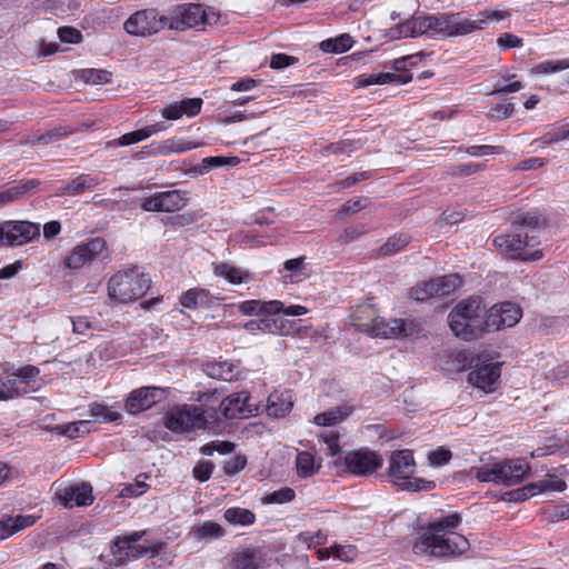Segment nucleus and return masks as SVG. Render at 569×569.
I'll list each match as a JSON object with an SVG mask.
<instances>
[{
	"label": "nucleus",
	"mask_w": 569,
	"mask_h": 569,
	"mask_svg": "<svg viewBox=\"0 0 569 569\" xmlns=\"http://www.w3.org/2000/svg\"><path fill=\"white\" fill-rule=\"evenodd\" d=\"M461 522L458 513H452L432 522L412 545L417 556L449 557L460 556L470 548L466 537L453 529Z\"/></svg>",
	"instance_id": "nucleus-1"
},
{
	"label": "nucleus",
	"mask_w": 569,
	"mask_h": 569,
	"mask_svg": "<svg viewBox=\"0 0 569 569\" xmlns=\"http://www.w3.org/2000/svg\"><path fill=\"white\" fill-rule=\"evenodd\" d=\"M486 306L476 297L460 301L448 315V323L453 335L466 341L478 339L487 331Z\"/></svg>",
	"instance_id": "nucleus-2"
},
{
	"label": "nucleus",
	"mask_w": 569,
	"mask_h": 569,
	"mask_svg": "<svg viewBox=\"0 0 569 569\" xmlns=\"http://www.w3.org/2000/svg\"><path fill=\"white\" fill-rule=\"evenodd\" d=\"M416 462L411 450H396L390 455L388 476L395 479V485L401 490L421 491L432 490L436 487L435 481H427L422 478H413Z\"/></svg>",
	"instance_id": "nucleus-3"
},
{
	"label": "nucleus",
	"mask_w": 569,
	"mask_h": 569,
	"mask_svg": "<svg viewBox=\"0 0 569 569\" xmlns=\"http://www.w3.org/2000/svg\"><path fill=\"white\" fill-rule=\"evenodd\" d=\"M148 274L137 268L118 272L108 282V295L111 299L127 303L141 298L150 288Z\"/></svg>",
	"instance_id": "nucleus-4"
},
{
	"label": "nucleus",
	"mask_w": 569,
	"mask_h": 569,
	"mask_svg": "<svg viewBox=\"0 0 569 569\" xmlns=\"http://www.w3.org/2000/svg\"><path fill=\"white\" fill-rule=\"evenodd\" d=\"M169 30H187L198 27L213 26L219 21V14L212 9H204L199 3L174 6L168 11Z\"/></svg>",
	"instance_id": "nucleus-5"
},
{
	"label": "nucleus",
	"mask_w": 569,
	"mask_h": 569,
	"mask_svg": "<svg viewBox=\"0 0 569 569\" xmlns=\"http://www.w3.org/2000/svg\"><path fill=\"white\" fill-rule=\"evenodd\" d=\"M493 243L501 253L512 259L538 260L541 258L540 251L529 252L527 250L538 243L536 236L529 232L523 233L517 228L510 233L497 236L493 239Z\"/></svg>",
	"instance_id": "nucleus-6"
},
{
	"label": "nucleus",
	"mask_w": 569,
	"mask_h": 569,
	"mask_svg": "<svg viewBox=\"0 0 569 569\" xmlns=\"http://www.w3.org/2000/svg\"><path fill=\"white\" fill-rule=\"evenodd\" d=\"M213 420V415L199 407H178L171 409L164 417V426L169 430L182 433L193 429H202Z\"/></svg>",
	"instance_id": "nucleus-7"
},
{
	"label": "nucleus",
	"mask_w": 569,
	"mask_h": 569,
	"mask_svg": "<svg viewBox=\"0 0 569 569\" xmlns=\"http://www.w3.org/2000/svg\"><path fill=\"white\" fill-rule=\"evenodd\" d=\"M430 17L431 37L446 39L469 34L481 27L477 21L463 19L457 13H439Z\"/></svg>",
	"instance_id": "nucleus-8"
},
{
	"label": "nucleus",
	"mask_w": 569,
	"mask_h": 569,
	"mask_svg": "<svg viewBox=\"0 0 569 569\" xmlns=\"http://www.w3.org/2000/svg\"><path fill=\"white\" fill-rule=\"evenodd\" d=\"M168 14H160L156 9H144L130 16L124 22V30L132 36L149 37L168 29Z\"/></svg>",
	"instance_id": "nucleus-9"
},
{
	"label": "nucleus",
	"mask_w": 569,
	"mask_h": 569,
	"mask_svg": "<svg viewBox=\"0 0 569 569\" xmlns=\"http://www.w3.org/2000/svg\"><path fill=\"white\" fill-rule=\"evenodd\" d=\"M40 237V224L26 220L0 223V246L19 247Z\"/></svg>",
	"instance_id": "nucleus-10"
},
{
	"label": "nucleus",
	"mask_w": 569,
	"mask_h": 569,
	"mask_svg": "<svg viewBox=\"0 0 569 569\" xmlns=\"http://www.w3.org/2000/svg\"><path fill=\"white\" fill-rule=\"evenodd\" d=\"M500 376L499 362L478 357L470 366L467 380L472 387L489 393L498 388Z\"/></svg>",
	"instance_id": "nucleus-11"
},
{
	"label": "nucleus",
	"mask_w": 569,
	"mask_h": 569,
	"mask_svg": "<svg viewBox=\"0 0 569 569\" xmlns=\"http://www.w3.org/2000/svg\"><path fill=\"white\" fill-rule=\"evenodd\" d=\"M356 328L372 338L393 339L407 337L411 329L407 328V322L400 319L387 320L382 317H376L370 322L357 323Z\"/></svg>",
	"instance_id": "nucleus-12"
},
{
	"label": "nucleus",
	"mask_w": 569,
	"mask_h": 569,
	"mask_svg": "<svg viewBox=\"0 0 569 569\" xmlns=\"http://www.w3.org/2000/svg\"><path fill=\"white\" fill-rule=\"evenodd\" d=\"M522 317L521 308L510 301L492 306L487 313V331L515 327Z\"/></svg>",
	"instance_id": "nucleus-13"
},
{
	"label": "nucleus",
	"mask_w": 569,
	"mask_h": 569,
	"mask_svg": "<svg viewBox=\"0 0 569 569\" xmlns=\"http://www.w3.org/2000/svg\"><path fill=\"white\" fill-rule=\"evenodd\" d=\"M106 251V242L94 238L88 242L76 246L66 257L64 266L69 269H79L101 257Z\"/></svg>",
	"instance_id": "nucleus-14"
},
{
	"label": "nucleus",
	"mask_w": 569,
	"mask_h": 569,
	"mask_svg": "<svg viewBox=\"0 0 569 569\" xmlns=\"http://www.w3.org/2000/svg\"><path fill=\"white\" fill-rule=\"evenodd\" d=\"M220 411L226 419H236L257 415L259 407L250 402V393L241 391L226 397L220 403Z\"/></svg>",
	"instance_id": "nucleus-15"
},
{
	"label": "nucleus",
	"mask_w": 569,
	"mask_h": 569,
	"mask_svg": "<svg viewBox=\"0 0 569 569\" xmlns=\"http://www.w3.org/2000/svg\"><path fill=\"white\" fill-rule=\"evenodd\" d=\"M187 204V198L180 190L158 192L152 197L146 198L141 203L144 211H164L174 212L181 210Z\"/></svg>",
	"instance_id": "nucleus-16"
},
{
	"label": "nucleus",
	"mask_w": 569,
	"mask_h": 569,
	"mask_svg": "<svg viewBox=\"0 0 569 569\" xmlns=\"http://www.w3.org/2000/svg\"><path fill=\"white\" fill-rule=\"evenodd\" d=\"M347 469L357 476H366L375 472L382 466V459L375 452L361 449L348 452L345 456Z\"/></svg>",
	"instance_id": "nucleus-17"
},
{
	"label": "nucleus",
	"mask_w": 569,
	"mask_h": 569,
	"mask_svg": "<svg viewBox=\"0 0 569 569\" xmlns=\"http://www.w3.org/2000/svg\"><path fill=\"white\" fill-rule=\"evenodd\" d=\"M163 399V390L156 387H142L130 392L126 400V409L131 415L150 409Z\"/></svg>",
	"instance_id": "nucleus-18"
},
{
	"label": "nucleus",
	"mask_w": 569,
	"mask_h": 569,
	"mask_svg": "<svg viewBox=\"0 0 569 569\" xmlns=\"http://www.w3.org/2000/svg\"><path fill=\"white\" fill-rule=\"evenodd\" d=\"M57 495L66 508H72L74 505L79 507L90 506L94 500L92 487L87 482L67 487L60 490Z\"/></svg>",
	"instance_id": "nucleus-19"
},
{
	"label": "nucleus",
	"mask_w": 569,
	"mask_h": 569,
	"mask_svg": "<svg viewBox=\"0 0 569 569\" xmlns=\"http://www.w3.org/2000/svg\"><path fill=\"white\" fill-rule=\"evenodd\" d=\"M567 485L557 477H550L532 482L521 489L510 492L515 500H526L538 492H560L566 489Z\"/></svg>",
	"instance_id": "nucleus-20"
},
{
	"label": "nucleus",
	"mask_w": 569,
	"mask_h": 569,
	"mask_svg": "<svg viewBox=\"0 0 569 569\" xmlns=\"http://www.w3.org/2000/svg\"><path fill=\"white\" fill-rule=\"evenodd\" d=\"M201 107L202 99L186 98L180 101L166 104L161 109V116L167 120H179L182 116L194 117L200 113Z\"/></svg>",
	"instance_id": "nucleus-21"
},
{
	"label": "nucleus",
	"mask_w": 569,
	"mask_h": 569,
	"mask_svg": "<svg viewBox=\"0 0 569 569\" xmlns=\"http://www.w3.org/2000/svg\"><path fill=\"white\" fill-rule=\"evenodd\" d=\"M529 470V463L522 459L498 462L500 483L505 486H512L521 482Z\"/></svg>",
	"instance_id": "nucleus-22"
},
{
	"label": "nucleus",
	"mask_w": 569,
	"mask_h": 569,
	"mask_svg": "<svg viewBox=\"0 0 569 569\" xmlns=\"http://www.w3.org/2000/svg\"><path fill=\"white\" fill-rule=\"evenodd\" d=\"M292 407V393L290 390H284L269 396L266 410L269 417L283 418L291 411Z\"/></svg>",
	"instance_id": "nucleus-23"
},
{
	"label": "nucleus",
	"mask_w": 569,
	"mask_h": 569,
	"mask_svg": "<svg viewBox=\"0 0 569 569\" xmlns=\"http://www.w3.org/2000/svg\"><path fill=\"white\" fill-rule=\"evenodd\" d=\"M397 37L399 38H417L423 34L431 37L430 31V17L418 16L401 23L396 29Z\"/></svg>",
	"instance_id": "nucleus-24"
},
{
	"label": "nucleus",
	"mask_w": 569,
	"mask_h": 569,
	"mask_svg": "<svg viewBox=\"0 0 569 569\" xmlns=\"http://www.w3.org/2000/svg\"><path fill=\"white\" fill-rule=\"evenodd\" d=\"M283 308V303L279 300L260 301V300H248L239 305V311L244 316H262L267 315H279Z\"/></svg>",
	"instance_id": "nucleus-25"
},
{
	"label": "nucleus",
	"mask_w": 569,
	"mask_h": 569,
	"mask_svg": "<svg viewBox=\"0 0 569 569\" xmlns=\"http://www.w3.org/2000/svg\"><path fill=\"white\" fill-rule=\"evenodd\" d=\"M41 186L39 179H29L18 182L16 186L0 192V207L18 201L24 194L36 191Z\"/></svg>",
	"instance_id": "nucleus-26"
},
{
	"label": "nucleus",
	"mask_w": 569,
	"mask_h": 569,
	"mask_svg": "<svg viewBox=\"0 0 569 569\" xmlns=\"http://www.w3.org/2000/svg\"><path fill=\"white\" fill-rule=\"evenodd\" d=\"M411 79L412 76L410 73L396 74L391 72H383L378 74H360L355 80L357 88H365L371 84H387L395 81L408 83Z\"/></svg>",
	"instance_id": "nucleus-27"
},
{
	"label": "nucleus",
	"mask_w": 569,
	"mask_h": 569,
	"mask_svg": "<svg viewBox=\"0 0 569 569\" xmlns=\"http://www.w3.org/2000/svg\"><path fill=\"white\" fill-rule=\"evenodd\" d=\"M100 183V179L93 177L91 174H79L74 179H72L67 186L60 188L57 192V196L63 197H74L83 193L84 191L98 186Z\"/></svg>",
	"instance_id": "nucleus-28"
},
{
	"label": "nucleus",
	"mask_w": 569,
	"mask_h": 569,
	"mask_svg": "<svg viewBox=\"0 0 569 569\" xmlns=\"http://www.w3.org/2000/svg\"><path fill=\"white\" fill-rule=\"evenodd\" d=\"M260 555L254 550H244L234 553L228 565V569H258Z\"/></svg>",
	"instance_id": "nucleus-29"
},
{
	"label": "nucleus",
	"mask_w": 569,
	"mask_h": 569,
	"mask_svg": "<svg viewBox=\"0 0 569 569\" xmlns=\"http://www.w3.org/2000/svg\"><path fill=\"white\" fill-rule=\"evenodd\" d=\"M213 273L217 277L226 279L231 284H240L249 278L247 271L224 262L216 264L213 267Z\"/></svg>",
	"instance_id": "nucleus-30"
},
{
	"label": "nucleus",
	"mask_w": 569,
	"mask_h": 569,
	"mask_svg": "<svg viewBox=\"0 0 569 569\" xmlns=\"http://www.w3.org/2000/svg\"><path fill=\"white\" fill-rule=\"evenodd\" d=\"M435 297H446L452 293L462 283L457 273L441 276L431 280Z\"/></svg>",
	"instance_id": "nucleus-31"
},
{
	"label": "nucleus",
	"mask_w": 569,
	"mask_h": 569,
	"mask_svg": "<svg viewBox=\"0 0 569 569\" xmlns=\"http://www.w3.org/2000/svg\"><path fill=\"white\" fill-rule=\"evenodd\" d=\"M297 472L302 478H308L317 473L321 462H317L315 456L308 451H300L296 458Z\"/></svg>",
	"instance_id": "nucleus-32"
},
{
	"label": "nucleus",
	"mask_w": 569,
	"mask_h": 569,
	"mask_svg": "<svg viewBox=\"0 0 569 569\" xmlns=\"http://www.w3.org/2000/svg\"><path fill=\"white\" fill-rule=\"evenodd\" d=\"M204 373L213 379L231 381L234 377V366L230 362H208L203 366Z\"/></svg>",
	"instance_id": "nucleus-33"
},
{
	"label": "nucleus",
	"mask_w": 569,
	"mask_h": 569,
	"mask_svg": "<svg viewBox=\"0 0 569 569\" xmlns=\"http://www.w3.org/2000/svg\"><path fill=\"white\" fill-rule=\"evenodd\" d=\"M223 517L229 523L234 526H250L256 520V516L251 510L239 507L228 508Z\"/></svg>",
	"instance_id": "nucleus-34"
},
{
	"label": "nucleus",
	"mask_w": 569,
	"mask_h": 569,
	"mask_svg": "<svg viewBox=\"0 0 569 569\" xmlns=\"http://www.w3.org/2000/svg\"><path fill=\"white\" fill-rule=\"evenodd\" d=\"M545 223V218L537 212H525L518 214L512 221L515 228L520 229L522 231V228L527 227L530 229L531 232H535L536 230L543 228Z\"/></svg>",
	"instance_id": "nucleus-35"
},
{
	"label": "nucleus",
	"mask_w": 569,
	"mask_h": 569,
	"mask_svg": "<svg viewBox=\"0 0 569 569\" xmlns=\"http://www.w3.org/2000/svg\"><path fill=\"white\" fill-rule=\"evenodd\" d=\"M53 431L61 436H67L70 439H76L89 433V421L80 420L66 425H58L53 428Z\"/></svg>",
	"instance_id": "nucleus-36"
},
{
	"label": "nucleus",
	"mask_w": 569,
	"mask_h": 569,
	"mask_svg": "<svg viewBox=\"0 0 569 569\" xmlns=\"http://www.w3.org/2000/svg\"><path fill=\"white\" fill-rule=\"evenodd\" d=\"M157 153L183 152L193 149L196 146L180 138H170L153 144Z\"/></svg>",
	"instance_id": "nucleus-37"
},
{
	"label": "nucleus",
	"mask_w": 569,
	"mask_h": 569,
	"mask_svg": "<svg viewBox=\"0 0 569 569\" xmlns=\"http://www.w3.org/2000/svg\"><path fill=\"white\" fill-rule=\"evenodd\" d=\"M353 44L352 38L347 34H340L337 38L325 40L320 43V48L325 52L341 53L349 50Z\"/></svg>",
	"instance_id": "nucleus-38"
},
{
	"label": "nucleus",
	"mask_w": 569,
	"mask_h": 569,
	"mask_svg": "<svg viewBox=\"0 0 569 569\" xmlns=\"http://www.w3.org/2000/svg\"><path fill=\"white\" fill-rule=\"evenodd\" d=\"M210 301L209 292L204 289H190L182 295L180 302L186 308L206 306Z\"/></svg>",
	"instance_id": "nucleus-39"
},
{
	"label": "nucleus",
	"mask_w": 569,
	"mask_h": 569,
	"mask_svg": "<svg viewBox=\"0 0 569 569\" xmlns=\"http://www.w3.org/2000/svg\"><path fill=\"white\" fill-rule=\"evenodd\" d=\"M569 69V58L561 60L543 61L531 68L530 73L533 76L549 74Z\"/></svg>",
	"instance_id": "nucleus-40"
},
{
	"label": "nucleus",
	"mask_w": 569,
	"mask_h": 569,
	"mask_svg": "<svg viewBox=\"0 0 569 569\" xmlns=\"http://www.w3.org/2000/svg\"><path fill=\"white\" fill-rule=\"evenodd\" d=\"M224 535V529L214 521H206L194 531L198 539H216Z\"/></svg>",
	"instance_id": "nucleus-41"
},
{
	"label": "nucleus",
	"mask_w": 569,
	"mask_h": 569,
	"mask_svg": "<svg viewBox=\"0 0 569 569\" xmlns=\"http://www.w3.org/2000/svg\"><path fill=\"white\" fill-rule=\"evenodd\" d=\"M348 416V412L337 408L322 413H318L313 418V422L318 426H332L338 421L343 420Z\"/></svg>",
	"instance_id": "nucleus-42"
},
{
	"label": "nucleus",
	"mask_w": 569,
	"mask_h": 569,
	"mask_svg": "<svg viewBox=\"0 0 569 569\" xmlns=\"http://www.w3.org/2000/svg\"><path fill=\"white\" fill-rule=\"evenodd\" d=\"M90 413L91 417L102 422H113L120 418V415L118 412L112 411L102 403H91Z\"/></svg>",
	"instance_id": "nucleus-43"
},
{
	"label": "nucleus",
	"mask_w": 569,
	"mask_h": 569,
	"mask_svg": "<svg viewBox=\"0 0 569 569\" xmlns=\"http://www.w3.org/2000/svg\"><path fill=\"white\" fill-rule=\"evenodd\" d=\"M76 130L69 127H56L44 134H39L38 141L42 144H49L56 141H59L60 139L68 137L69 134L73 133Z\"/></svg>",
	"instance_id": "nucleus-44"
},
{
	"label": "nucleus",
	"mask_w": 569,
	"mask_h": 569,
	"mask_svg": "<svg viewBox=\"0 0 569 569\" xmlns=\"http://www.w3.org/2000/svg\"><path fill=\"white\" fill-rule=\"evenodd\" d=\"M475 477L479 481L500 483L498 473V462H495L491 466H483L481 468H477L475 469Z\"/></svg>",
	"instance_id": "nucleus-45"
},
{
	"label": "nucleus",
	"mask_w": 569,
	"mask_h": 569,
	"mask_svg": "<svg viewBox=\"0 0 569 569\" xmlns=\"http://www.w3.org/2000/svg\"><path fill=\"white\" fill-rule=\"evenodd\" d=\"M409 242L406 236H393L390 237L387 242L380 248V252L385 256L393 254L405 248Z\"/></svg>",
	"instance_id": "nucleus-46"
},
{
	"label": "nucleus",
	"mask_w": 569,
	"mask_h": 569,
	"mask_svg": "<svg viewBox=\"0 0 569 569\" xmlns=\"http://www.w3.org/2000/svg\"><path fill=\"white\" fill-rule=\"evenodd\" d=\"M82 77L87 83L91 84H104L111 80V73L107 70H84Z\"/></svg>",
	"instance_id": "nucleus-47"
},
{
	"label": "nucleus",
	"mask_w": 569,
	"mask_h": 569,
	"mask_svg": "<svg viewBox=\"0 0 569 569\" xmlns=\"http://www.w3.org/2000/svg\"><path fill=\"white\" fill-rule=\"evenodd\" d=\"M358 557V550L352 545H335L333 558H338L346 562H351Z\"/></svg>",
	"instance_id": "nucleus-48"
},
{
	"label": "nucleus",
	"mask_w": 569,
	"mask_h": 569,
	"mask_svg": "<svg viewBox=\"0 0 569 569\" xmlns=\"http://www.w3.org/2000/svg\"><path fill=\"white\" fill-rule=\"evenodd\" d=\"M39 369L34 366H26L17 369L14 372L9 375L8 379L17 381L19 379L21 382L28 383L33 380L39 375Z\"/></svg>",
	"instance_id": "nucleus-49"
},
{
	"label": "nucleus",
	"mask_w": 569,
	"mask_h": 569,
	"mask_svg": "<svg viewBox=\"0 0 569 569\" xmlns=\"http://www.w3.org/2000/svg\"><path fill=\"white\" fill-rule=\"evenodd\" d=\"M432 281L423 282L410 289V297L417 301H425L435 297Z\"/></svg>",
	"instance_id": "nucleus-50"
},
{
	"label": "nucleus",
	"mask_w": 569,
	"mask_h": 569,
	"mask_svg": "<svg viewBox=\"0 0 569 569\" xmlns=\"http://www.w3.org/2000/svg\"><path fill=\"white\" fill-rule=\"evenodd\" d=\"M234 445L230 441H212L210 443L204 445L201 448V452L203 455L210 456L213 451H218L220 453H230L233 451Z\"/></svg>",
	"instance_id": "nucleus-51"
},
{
	"label": "nucleus",
	"mask_w": 569,
	"mask_h": 569,
	"mask_svg": "<svg viewBox=\"0 0 569 569\" xmlns=\"http://www.w3.org/2000/svg\"><path fill=\"white\" fill-rule=\"evenodd\" d=\"M24 393V390L20 391L14 387V380L8 379L7 381H0V401L10 400Z\"/></svg>",
	"instance_id": "nucleus-52"
},
{
	"label": "nucleus",
	"mask_w": 569,
	"mask_h": 569,
	"mask_svg": "<svg viewBox=\"0 0 569 569\" xmlns=\"http://www.w3.org/2000/svg\"><path fill=\"white\" fill-rule=\"evenodd\" d=\"M246 465L244 456H234L224 462L223 470L228 476H233L244 469Z\"/></svg>",
	"instance_id": "nucleus-53"
},
{
	"label": "nucleus",
	"mask_w": 569,
	"mask_h": 569,
	"mask_svg": "<svg viewBox=\"0 0 569 569\" xmlns=\"http://www.w3.org/2000/svg\"><path fill=\"white\" fill-rule=\"evenodd\" d=\"M368 206V199L360 197L355 200L347 201L342 209L338 212L339 216H348L356 213Z\"/></svg>",
	"instance_id": "nucleus-54"
},
{
	"label": "nucleus",
	"mask_w": 569,
	"mask_h": 569,
	"mask_svg": "<svg viewBox=\"0 0 569 569\" xmlns=\"http://www.w3.org/2000/svg\"><path fill=\"white\" fill-rule=\"evenodd\" d=\"M497 46L502 50L520 48L522 47V39L512 33L506 32L498 37Z\"/></svg>",
	"instance_id": "nucleus-55"
},
{
	"label": "nucleus",
	"mask_w": 569,
	"mask_h": 569,
	"mask_svg": "<svg viewBox=\"0 0 569 569\" xmlns=\"http://www.w3.org/2000/svg\"><path fill=\"white\" fill-rule=\"evenodd\" d=\"M512 112H513L512 103H507V104L499 103L488 111L487 117L491 120L507 119L512 114Z\"/></svg>",
	"instance_id": "nucleus-56"
},
{
	"label": "nucleus",
	"mask_w": 569,
	"mask_h": 569,
	"mask_svg": "<svg viewBox=\"0 0 569 569\" xmlns=\"http://www.w3.org/2000/svg\"><path fill=\"white\" fill-rule=\"evenodd\" d=\"M451 452L448 449L439 447L438 449L429 452L428 460L432 466H442L450 461Z\"/></svg>",
	"instance_id": "nucleus-57"
},
{
	"label": "nucleus",
	"mask_w": 569,
	"mask_h": 569,
	"mask_svg": "<svg viewBox=\"0 0 569 569\" xmlns=\"http://www.w3.org/2000/svg\"><path fill=\"white\" fill-rule=\"evenodd\" d=\"M321 440L328 446L330 456H336L340 452L339 435L335 431H325L320 433Z\"/></svg>",
	"instance_id": "nucleus-58"
},
{
	"label": "nucleus",
	"mask_w": 569,
	"mask_h": 569,
	"mask_svg": "<svg viewBox=\"0 0 569 569\" xmlns=\"http://www.w3.org/2000/svg\"><path fill=\"white\" fill-rule=\"evenodd\" d=\"M213 469H214V466L211 462L202 461V462H199L193 468V476L200 482H204L210 479Z\"/></svg>",
	"instance_id": "nucleus-59"
},
{
	"label": "nucleus",
	"mask_w": 569,
	"mask_h": 569,
	"mask_svg": "<svg viewBox=\"0 0 569 569\" xmlns=\"http://www.w3.org/2000/svg\"><path fill=\"white\" fill-rule=\"evenodd\" d=\"M467 153L473 157L486 156L490 153H500L503 151L501 146H471L467 148Z\"/></svg>",
	"instance_id": "nucleus-60"
},
{
	"label": "nucleus",
	"mask_w": 569,
	"mask_h": 569,
	"mask_svg": "<svg viewBox=\"0 0 569 569\" xmlns=\"http://www.w3.org/2000/svg\"><path fill=\"white\" fill-rule=\"evenodd\" d=\"M146 139H148L147 132H144V130L142 128V129L122 134L118 139V144L119 146H129V144L137 143V142H140Z\"/></svg>",
	"instance_id": "nucleus-61"
},
{
	"label": "nucleus",
	"mask_w": 569,
	"mask_h": 569,
	"mask_svg": "<svg viewBox=\"0 0 569 569\" xmlns=\"http://www.w3.org/2000/svg\"><path fill=\"white\" fill-rule=\"evenodd\" d=\"M59 38L62 42L78 43L81 40V33L72 27H62L58 30Z\"/></svg>",
	"instance_id": "nucleus-62"
},
{
	"label": "nucleus",
	"mask_w": 569,
	"mask_h": 569,
	"mask_svg": "<svg viewBox=\"0 0 569 569\" xmlns=\"http://www.w3.org/2000/svg\"><path fill=\"white\" fill-rule=\"evenodd\" d=\"M295 498V491L291 488H281L280 490L273 491L269 496V502L284 503L289 502Z\"/></svg>",
	"instance_id": "nucleus-63"
},
{
	"label": "nucleus",
	"mask_w": 569,
	"mask_h": 569,
	"mask_svg": "<svg viewBox=\"0 0 569 569\" xmlns=\"http://www.w3.org/2000/svg\"><path fill=\"white\" fill-rule=\"evenodd\" d=\"M569 137V124L561 126L545 134L543 140L546 143H553L561 141Z\"/></svg>",
	"instance_id": "nucleus-64"
}]
</instances>
